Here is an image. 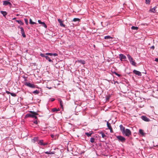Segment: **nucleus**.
<instances>
[{
	"label": "nucleus",
	"mask_w": 158,
	"mask_h": 158,
	"mask_svg": "<svg viewBox=\"0 0 158 158\" xmlns=\"http://www.w3.org/2000/svg\"><path fill=\"white\" fill-rule=\"evenodd\" d=\"M106 99H108V100L109 99V98H107V97Z\"/></svg>",
	"instance_id": "3c124183"
},
{
	"label": "nucleus",
	"mask_w": 158,
	"mask_h": 158,
	"mask_svg": "<svg viewBox=\"0 0 158 158\" xmlns=\"http://www.w3.org/2000/svg\"><path fill=\"white\" fill-rule=\"evenodd\" d=\"M156 6L154 7L153 8L150 9V11L153 12L155 13L156 12Z\"/></svg>",
	"instance_id": "aec40b11"
},
{
	"label": "nucleus",
	"mask_w": 158,
	"mask_h": 158,
	"mask_svg": "<svg viewBox=\"0 0 158 158\" xmlns=\"http://www.w3.org/2000/svg\"><path fill=\"white\" fill-rule=\"evenodd\" d=\"M16 21L18 22L19 24H21L22 25H23V23L20 20H16Z\"/></svg>",
	"instance_id": "7c9ffc66"
},
{
	"label": "nucleus",
	"mask_w": 158,
	"mask_h": 158,
	"mask_svg": "<svg viewBox=\"0 0 158 158\" xmlns=\"http://www.w3.org/2000/svg\"><path fill=\"white\" fill-rule=\"evenodd\" d=\"M73 21L74 22L79 21H80V19L78 18H75L73 19Z\"/></svg>",
	"instance_id": "a878e982"
},
{
	"label": "nucleus",
	"mask_w": 158,
	"mask_h": 158,
	"mask_svg": "<svg viewBox=\"0 0 158 158\" xmlns=\"http://www.w3.org/2000/svg\"><path fill=\"white\" fill-rule=\"evenodd\" d=\"M131 131L128 129H126V130L124 131V132L123 133V134H124L126 136H129L131 135Z\"/></svg>",
	"instance_id": "20e7f679"
},
{
	"label": "nucleus",
	"mask_w": 158,
	"mask_h": 158,
	"mask_svg": "<svg viewBox=\"0 0 158 158\" xmlns=\"http://www.w3.org/2000/svg\"><path fill=\"white\" fill-rule=\"evenodd\" d=\"M150 48L154 50L155 48V46H152Z\"/></svg>",
	"instance_id": "a19ab883"
},
{
	"label": "nucleus",
	"mask_w": 158,
	"mask_h": 158,
	"mask_svg": "<svg viewBox=\"0 0 158 158\" xmlns=\"http://www.w3.org/2000/svg\"><path fill=\"white\" fill-rule=\"evenodd\" d=\"M52 111L53 112H55L58 111V110L56 108H54L52 109Z\"/></svg>",
	"instance_id": "c756f323"
},
{
	"label": "nucleus",
	"mask_w": 158,
	"mask_h": 158,
	"mask_svg": "<svg viewBox=\"0 0 158 158\" xmlns=\"http://www.w3.org/2000/svg\"><path fill=\"white\" fill-rule=\"evenodd\" d=\"M38 22L40 24H42L43 22H41L40 20H38Z\"/></svg>",
	"instance_id": "e433bc0d"
},
{
	"label": "nucleus",
	"mask_w": 158,
	"mask_h": 158,
	"mask_svg": "<svg viewBox=\"0 0 158 158\" xmlns=\"http://www.w3.org/2000/svg\"><path fill=\"white\" fill-rule=\"evenodd\" d=\"M107 125L109 129L112 127L110 124L108 122H107Z\"/></svg>",
	"instance_id": "4be33fe9"
},
{
	"label": "nucleus",
	"mask_w": 158,
	"mask_h": 158,
	"mask_svg": "<svg viewBox=\"0 0 158 158\" xmlns=\"http://www.w3.org/2000/svg\"><path fill=\"white\" fill-rule=\"evenodd\" d=\"M119 56V58L122 61L123 60H125L126 59V56L123 54H120Z\"/></svg>",
	"instance_id": "1a4fd4ad"
},
{
	"label": "nucleus",
	"mask_w": 158,
	"mask_h": 158,
	"mask_svg": "<svg viewBox=\"0 0 158 158\" xmlns=\"http://www.w3.org/2000/svg\"><path fill=\"white\" fill-rule=\"evenodd\" d=\"M33 93L35 94H38L39 93V91L36 90L33 92Z\"/></svg>",
	"instance_id": "bb28decb"
},
{
	"label": "nucleus",
	"mask_w": 158,
	"mask_h": 158,
	"mask_svg": "<svg viewBox=\"0 0 158 158\" xmlns=\"http://www.w3.org/2000/svg\"><path fill=\"white\" fill-rule=\"evenodd\" d=\"M109 129L110 130V132L111 133H113V129H112V127H111V128H110V129Z\"/></svg>",
	"instance_id": "4c0bfd02"
},
{
	"label": "nucleus",
	"mask_w": 158,
	"mask_h": 158,
	"mask_svg": "<svg viewBox=\"0 0 158 158\" xmlns=\"http://www.w3.org/2000/svg\"><path fill=\"white\" fill-rule=\"evenodd\" d=\"M58 22L60 23V25L61 27H65V25L64 24H63V21L62 20H61V19H58Z\"/></svg>",
	"instance_id": "9d476101"
},
{
	"label": "nucleus",
	"mask_w": 158,
	"mask_h": 158,
	"mask_svg": "<svg viewBox=\"0 0 158 158\" xmlns=\"http://www.w3.org/2000/svg\"><path fill=\"white\" fill-rule=\"evenodd\" d=\"M15 19V18H14L13 19Z\"/></svg>",
	"instance_id": "603ef678"
},
{
	"label": "nucleus",
	"mask_w": 158,
	"mask_h": 158,
	"mask_svg": "<svg viewBox=\"0 0 158 158\" xmlns=\"http://www.w3.org/2000/svg\"><path fill=\"white\" fill-rule=\"evenodd\" d=\"M45 153H46V154H50V155L53 154L55 153V152H51V151H49V152L47 151V152H45Z\"/></svg>",
	"instance_id": "f3484780"
},
{
	"label": "nucleus",
	"mask_w": 158,
	"mask_h": 158,
	"mask_svg": "<svg viewBox=\"0 0 158 158\" xmlns=\"http://www.w3.org/2000/svg\"><path fill=\"white\" fill-rule=\"evenodd\" d=\"M150 2V0H146V3L147 4H149Z\"/></svg>",
	"instance_id": "f704fd0d"
},
{
	"label": "nucleus",
	"mask_w": 158,
	"mask_h": 158,
	"mask_svg": "<svg viewBox=\"0 0 158 158\" xmlns=\"http://www.w3.org/2000/svg\"><path fill=\"white\" fill-rule=\"evenodd\" d=\"M49 53H47L45 54V55H49Z\"/></svg>",
	"instance_id": "09e8293b"
},
{
	"label": "nucleus",
	"mask_w": 158,
	"mask_h": 158,
	"mask_svg": "<svg viewBox=\"0 0 158 158\" xmlns=\"http://www.w3.org/2000/svg\"><path fill=\"white\" fill-rule=\"evenodd\" d=\"M45 58L47 60H48L49 62H52V60L50 59V58L48 56H45Z\"/></svg>",
	"instance_id": "a211bd4d"
},
{
	"label": "nucleus",
	"mask_w": 158,
	"mask_h": 158,
	"mask_svg": "<svg viewBox=\"0 0 158 158\" xmlns=\"http://www.w3.org/2000/svg\"><path fill=\"white\" fill-rule=\"evenodd\" d=\"M76 63L78 62L81 63L82 64H85V61L82 60H78L76 61Z\"/></svg>",
	"instance_id": "4468645a"
},
{
	"label": "nucleus",
	"mask_w": 158,
	"mask_h": 158,
	"mask_svg": "<svg viewBox=\"0 0 158 158\" xmlns=\"http://www.w3.org/2000/svg\"><path fill=\"white\" fill-rule=\"evenodd\" d=\"M131 28L133 30H137L139 28L137 27L132 26Z\"/></svg>",
	"instance_id": "b1692460"
},
{
	"label": "nucleus",
	"mask_w": 158,
	"mask_h": 158,
	"mask_svg": "<svg viewBox=\"0 0 158 158\" xmlns=\"http://www.w3.org/2000/svg\"><path fill=\"white\" fill-rule=\"evenodd\" d=\"M6 93L7 94H10V93H10V92H9V91H6Z\"/></svg>",
	"instance_id": "a18cd8bd"
},
{
	"label": "nucleus",
	"mask_w": 158,
	"mask_h": 158,
	"mask_svg": "<svg viewBox=\"0 0 158 158\" xmlns=\"http://www.w3.org/2000/svg\"><path fill=\"white\" fill-rule=\"evenodd\" d=\"M20 29L21 30V34L23 37L25 38L26 36V35H25L24 31V29L22 27H19Z\"/></svg>",
	"instance_id": "0eeeda50"
},
{
	"label": "nucleus",
	"mask_w": 158,
	"mask_h": 158,
	"mask_svg": "<svg viewBox=\"0 0 158 158\" xmlns=\"http://www.w3.org/2000/svg\"><path fill=\"white\" fill-rule=\"evenodd\" d=\"M33 123H34L35 124H37V120H36L35 121L33 122Z\"/></svg>",
	"instance_id": "37998d69"
},
{
	"label": "nucleus",
	"mask_w": 158,
	"mask_h": 158,
	"mask_svg": "<svg viewBox=\"0 0 158 158\" xmlns=\"http://www.w3.org/2000/svg\"><path fill=\"white\" fill-rule=\"evenodd\" d=\"M48 144V143H44V144H43V145L44 146L47 145Z\"/></svg>",
	"instance_id": "79ce46f5"
},
{
	"label": "nucleus",
	"mask_w": 158,
	"mask_h": 158,
	"mask_svg": "<svg viewBox=\"0 0 158 158\" xmlns=\"http://www.w3.org/2000/svg\"><path fill=\"white\" fill-rule=\"evenodd\" d=\"M40 55L42 57H45V56H45L44 54L42 53H41Z\"/></svg>",
	"instance_id": "c9c22d12"
},
{
	"label": "nucleus",
	"mask_w": 158,
	"mask_h": 158,
	"mask_svg": "<svg viewBox=\"0 0 158 158\" xmlns=\"http://www.w3.org/2000/svg\"><path fill=\"white\" fill-rule=\"evenodd\" d=\"M44 143H43V140H40L39 142L38 143L40 145H43V144H44Z\"/></svg>",
	"instance_id": "5701e85b"
},
{
	"label": "nucleus",
	"mask_w": 158,
	"mask_h": 158,
	"mask_svg": "<svg viewBox=\"0 0 158 158\" xmlns=\"http://www.w3.org/2000/svg\"><path fill=\"white\" fill-rule=\"evenodd\" d=\"M115 75H117V76H118V77L121 76V75L120 74H118V73H117L116 72H115Z\"/></svg>",
	"instance_id": "58836bf2"
},
{
	"label": "nucleus",
	"mask_w": 158,
	"mask_h": 158,
	"mask_svg": "<svg viewBox=\"0 0 158 158\" xmlns=\"http://www.w3.org/2000/svg\"><path fill=\"white\" fill-rule=\"evenodd\" d=\"M100 134L101 135L102 138L106 139L105 138L106 137V135L103 132H101L100 133Z\"/></svg>",
	"instance_id": "dca6fc26"
},
{
	"label": "nucleus",
	"mask_w": 158,
	"mask_h": 158,
	"mask_svg": "<svg viewBox=\"0 0 158 158\" xmlns=\"http://www.w3.org/2000/svg\"><path fill=\"white\" fill-rule=\"evenodd\" d=\"M58 54L57 53H52V56H57Z\"/></svg>",
	"instance_id": "ea45409f"
},
{
	"label": "nucleus",
	"mask_w": 158,
	"mask_h": 158,
	"mask_svg": "<svg viewBox=\"0 0 158 158\" xmlns=\"http://www.w3.org/2000/svg\"><path fill=\"white\" fill-rule=\"evenodd\" d=\"M54 100H55V99H54V98H52V99H51V101H52V102H53V101Z\"/></svg>",
	"instance_id": "8fccbe9b"
},
{
	"label": "nucleus",
	"mask_w": 158,
	"mask_h": 158,
	"mask_svg": "<svg viewBox=\"0 0 158 158\" xmlns=\"http://www.w3.org/2000/svg\"><path fill=\"white\" fill-rule=\"evenodd\" d=\"M90 141L92 143H94L95 141V139L94 138H91L90 139Z\"/></svg>",
	"instance_id": "cd10ccee"
},
{
	"label": "nucleus",
	"mask_w": 158,
	"mask_h": 158,
	"mask_svg": "<svg viewBox=\"0 0 158 158\" xmlns=\"http://www.w3.org/2000/svg\"><path fill=\"white\" fill-rule=\"evenodd\" d=\"M51 137L52 138H53L54 137V135L53 134H51Z\"/></svg>",
	"instance_id": "49530a36"
},
{
	"label": "nucleus",
	"mask_w": 158,
	"mask_h": 158,
	"mask_svg": "<svg viewBox=\"0 0 158 158\" xmlns=\"http://www.w3.org/2000/svg\"><path fill=\"white\" fill-rule=\"evenodd\" d=\"M1 13L2 14L4 17H5L7 14V13L6 11H1Z\"/></svg>",
	"instance_id": "6ab92c4d"
},
{
	"label": "nucleus",
	"mask_w": 158,
	"mask_h": 158,
	"mask_svg": "<svg viewBox=\"0 0 158 158\" xmlns=\"http://www.w3.org/2000/svg\"><path fill=\"white\" fill-rule=\"evenodd\" d=\"M119 127L122 133H123V132H124L125 130H126L125 127H124L122 125H120Z\"/></svg>",
	"instance_id": "9b49d317"
},
{
	"label": "nucleus",
	"mask_w": 158,
	"mask_h": 158,
	"mask_svg": "<svg viewBox=\"0 0 158 158\" xmlns=\"http://www.w3.org/2000/svg\"><path fill=\"white\" fill-rule=\"evenodd\" d=\"M112 38V37H111V36H109V35L105 36L104 37V39H111Z\"/></svg>",
	"instance_id": "c85d7f7f"
},
{
	"label": "nucleus",
	"mask_w": 158,
	"mask_h": 158,
	"mask_svg": "<svg viewBox=\"0 0 158 158\" xmlns=\"http://www.w3.org/2000/svg\"><path fill=\"white\" fill-rule=\"evenodd\" d=\"M24 85L27 87L32 88H35L36 87L35 85L29 82H25L24 83Z\"/></svg>",
	"instance_id": "7ed1b4c3"
},
{
	"label": "nucleus",
	"mask_w": 158,
	"mask_h": 158,
	"mask_svg": "<svg viewBox=\"0 0 158 158\" xmlns=\"http://www.w3.org/2000/svg\"><path fill=\"white\" fill-rule=\"evenodd\" d=\"M58 100L60 102L61 108H62V109H63V103H64L63 102H62V100L60 99H59Z\"/></svg>",
	"instance_id": "ddd939ff"
},
{
	"label": "nucleus",
	"mask_w": 158,
	"mask_h": 158,
	"mask_svg": "<svg viewBox=\"0 0 158 158\" xmlns=\"http://www.w3.org/2000/svg\"><path fill=\"white\" fill-rule=\"evenodd\" d=\"M141 118L143 120L145 121L149 122L150 121L149 119L145 116H142Z\"/></svg>",
	"instance_id": "f8f14e48"
},
{
	"label": "nucleus",
	"mask_w": 158,
	"mask_h": 158,
	"mask_svg": "<svg viewBox=\"0 0 158 158\" xmlns=\"http://www.w3.org/2000/svg\"><path fill=\"white\" fill-rule=\"evenodd\" d=\"M155 61L156 62H158V58H156L155 59Z\"/></svg>",
	"instance_id": "c03bdc74"
},
{
	"label": "nucleus",
	"mask_w": 158,
	"mask_h": 158,
	"mask_svg": "<svg viewBox=\"0 0 158 158\" xmlns=\"http://www.w3.org/2000/svg\"><path fill=\"white\" fill-rule=\"evenodd\" d=\"M10 95H11L12 96H14V97H15V96H16V95L15 94H14V93H10Z\"/></svg>",
	"instance_id": "473e14b6"
},
{
	"label": "nucleus",
	"mask_w": 158,
	"mask_h": 158,
	"mask_svg": "<svg viewBox=\"0 0 158 158\" xmlns=\"http://www.w3.org/2000/svg\"><path fill=\"white\" fill-rule=\"evenodd\" d=\"M49 56H52V53H49Z\"/></svg>",
	"instance_id": "de8ad7c7"
},
{
	"label": "nucleus",
	"mask_w": 158,
	"mask_h": 158,
	"mask_svg": "<svg viewBox=\"0 0 158 158\" xmlns=\"http://www.w3.org/2000/svg\"><path fill=\"white\" fill-rule=\"evenodd\" d=\"M127 57L133 66H136V63L131 56L129 54L127 55Z\"/></svg>",
	"instance_id": "f03ea898"
},
{
	"label": "nucleus",
	"mask_w": 158,
	"mask_h": 158,
	"mask_svg": "<svg viewBox=\"0 0 158 158\" xmlns=\"http://www.w3.org/2000/svg\"><path fill=\"white\" fill-rule=\"evenodd\" d=\"M30 113H28L25 115L26 118L32 117L35 118L36 119H37V117L36 115H38V114L35 112L32 111H31Z\"/></svg>",
	"instance_id": "f257e3e1"
},
{
	"label": "nucleus",
	"mask_w": 158,
	"mask_h": 158,
	"mask_svg": "<svg viewBox=\"0 0 158 158\" xmlns=\"http://www.w3.org/2000/svg\"><path fill=\"white\" fill-rule=\"evenodd\" d=\"M29 22L31 24H34L36 23H35L33 22L31 19H30Z\"/></svg>",
	"instance_id": "393cba45"
},
{
	"label": "nucleus",
	"mask_w": 158,
	"mask_h": 158,
	"mask_svg": "<svg viewBox=\"0 0 158 158\" xmlns=\"http://www.w3.org/2000/svg\"><path fill=\"white\" fill-rule=\"evenodd\" d=\"M3 5L4 6L9 5L10 7L12 6L11 3L8 1H4L3 2Z\"/></svg>",
	"instance_id": "423d86ee"
},
{
	"label": "nucleus",
	"mask_w": 158,
	"mask_h": 158,
	"mask_svg": "<svg viewBox=\"0 0 158 158\" xmlns=\"http://www.w3.org/2000/svg\"><path fill=\"white\" fill-rule=\"evenodd\" d=\"M93 133L91 132H90L89 133L88 132H85V134L88 137H89V136H90Z\"/></svg>",
	"instance_id": "2eb2a0df"
},
{
	"label": "nucleus",
	"mask_w": 158,
	"mask_h": 158,
	"mask_svg": "<svg viewBox=\"0 0 158 158\" xmlns=\"http://www.w3.org/2000/svg\"><path fill=\"white\" fill-rule=\"evenodd\" d=\"M117 138L119 141L122 142H124L126 140L125 138L121 136H117Z\"/></svg>",
	"instance_id": "39448f33"
},
{
	"label": "nucleus",
	"mask_w": 158,
	"mask_h": 158,
	"mask_svg": "<svg viewBox=\"0 0 158 158\" xmlns=\"http://www.w3.org/2000/svg\"><path fill=\"white\" fill-rule=\"evenodd\" d=\"M133 72L135 74L139 76H141L142 75L141 73L139 71H138L136 70H134Z\"/></svg>",
	"instance_id": "6e6552de"
},
{
	"label": "nucleus",
	"mask_w": 158,
	"mask_h": 158,
	"mask_svg": "<svg viewBox=\"0 0 158 158\" xmlns=\"http://www.w3.org/2000/svg\"><path fill=\"white\" fill-rule=\"evenodd\" d=\"M42 24V25L43 26H44V27L46 28H47V26L46 24H45V23L44 22H43V24Z\"/></svg>",
	"instance_id": "2f4dec72"
},
{
	"label": "nucleus",
	"mask_w": 158,
	"mask_h": 158,
	"mask_svg": "<svg viewBox=\"0 0 158 158\" xmlns=\"http://www.w3.org/2000/svg\"><path fill=\"white\" fill-rule=\"evenodd\" d=\"M139 133L141 134L142 135H144V133L143 132V131L142 129H139Z\"/></svg>",
	"instance_id": "412c9836"
},
{
	"label": "nucleus",
	"mask_w": 158,
	"mask_h": 158,
	"mask_svg": "<svg viewBox=\"0 0 158 158\" xmlns=\"http://www.w3.org/2000/svg\"><path fill=\"white\" fill-rule=\"evenodd\" d=\"M24 21H25V23L27 25L28 24V20L27 19H25Z\"/></svg>",
	"instance_id": "72a5a7b5"
}]
</instances>
